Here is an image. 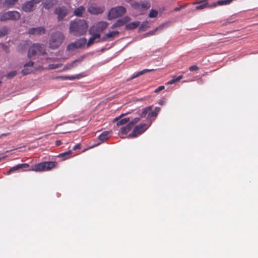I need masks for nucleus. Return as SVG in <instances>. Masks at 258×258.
Returning <instances> with one entry per match:
<instances>
[{"instance_id": "nucleus-1", "label": "nucleus", "mask_w": 258, "mask_h": 258, "mask_svg": "<svg viewBox=\"0 0 258 258\" xmlns=\"http://www.w3.org/2000/svg\"><path fill=\"white\" fill-rule=\"evenodd\" d=\"M57 165L58 164L55 161L42 162L34 165L32 166L31 169H29V165L28 164H19L11 168L8 171L7 174H10L12 172L23 169H24L25 170H31L36 172L48 171L53 168H56Z\"/></svg>"}, {"instance_id": "nucleus-2", "label": "nucleus", "mask_w": 258, "mask_h": 258, "mask_svg": "<svg viewBox=\"0 0 258 258\" xmlns=\"http://www.w3.org/2000/svg\"><path fill=\"white\" fill-rule=\"evenodd\" d=\"M88 29L86 20L76 19L71 21L69 25V32L73 35L79 37L85 34Z\"/></svg>"}, {"instance_id": "nucleus-3", "label": "nucleus", "mask_w": 258, "mask_h": 258, "mask_svg": "<svg viewBox=\"0 0 258 258\" xmlns=\"http://www.w3.org/2000/svg\"><path fill=\"white\" fill-rule=\"evenodd\" d=\"M64 39L63 34L60 32H56L53 33L49 42L50 47L52 49L58 48L62 43Z\"/></svg>"}, {"instance_id": "nucleus-4", "label": "nucleus", "mask_w": 258, "mask_h": 258, "mask_svg": "<svg viewBox=\"0 0 258 258\" xmlns=\"http://www.w3.org/2000/svg\"><path fill=\"white\" fill-rule=\"evenodd\" d=\"M87 40L85 38H81L77 39L75 41L69 44L67 47L66 50L70 53L75 51L78 49L83 48L86 45Z\"/></svg>"}, {"instance_id": "nucleus-5", "label": "nucleus", "mask_w": 258, "mask_h": 258, "mask_svg": "<svg viewBox=\"0 0 258 258\" xmlns=\"http://www.w3.org/2000/svg\"><path fill=\"white\" fill-rule=\"evenodd\" d=\"M46 51L44 46L39 43H35L30 47L28 53V57L31 58L35 55H44Z\"/></svg>"}, {"instance_id": "nucleus-6", "label": "nucleus", "mask_w": 258, "mask_h": 258, "mask_svg": "<svg viewBox=\"0 0 258 258\" xmlns=\"http://www.w3.org/2000/svg\"><path fill=\"white\" fill-rule=\"evenodd\" d=\"M126 12V9L123 6H118L111 8L108 12L109 20L117 18L123 15Z\"/></svg>"}, {"instance_id": "nucleus-7", "label": "nucleus", "mask_w": 258, "mask_h": 258, "mask_svg": "<svg viewBox=\"0 0 258 258\" xmlns=\"http://www.w3.org/2000/svg\"><path fill=\"white\" fill-rule=\"evenodd\" d=\"M20 14L16 11H8L6 13L3 14L0 17L1 21H5L7 20L16 21L20 18Z\"/></svg>"}, {"instance_id": "nucleus-8", "label": "nucleus", "mask_w": 258, "mask_h": 258, "mask_svg": "<svg viewBox=\"0 0 258 258\" xmlns=\"http://www.w3.org/2000/svg\"><path fill=\"white\" fill-rule=\"evenodd\" d=\"M108 24V23L106 22L100 21L90 28L89 33L92 34L93 32H95V33H98L100 34L101 32L107 28Z\"/></svg>"}, {"instance_id": "nucleus-9", "label": "nucleus", "mask_w": 258, "mask_h": 258, "mask_svg": "<svg viewBox=\"0 0 258 258\" xmlns=\"http://www.w3.org/2000/svg\"><path fill=\"white\" fill-rule=\"evenodd\" d=\"M131 5L133 8L140 12L146 11L150 7V4L147 1L134 2Z\"/></svg>"}, {"instance_id": "nucleus-10", "label": "nucleus", "mask_w": 258, "mask_h": 258, "mask_svg": "<svg viewBox=\"0 0 258 258\" xmlns=\"http://www.w3.org/2000/svg\"><path fill=\"white\" fill-rule=\"evenodd\" d=\"M104 7H100L95 3L91 4L88 8V12L92 15H98L103 13L104 11Z\"/></svg>"}, {"instance_id": "nucleus-11", "label": "nucleus", "mask_w": 258, "mask_h": 258, "mask_svg": "<svg viewBox=\"0 0 258 258\" xmlns=\"http://www.w3.org/2000/svg\"><path fill=\"white\" fill-rule=\"evenodd\" d=\"M148 126L145 123L136 126L132 133L128 135V137L131 138L136 137L145 132Z\"/></svg>"}, {"instance_id": "nucleus-12", "label": "nucleus", "mask_w": 258, "mask_h": 258, "mask_svg": "<svg viewBox=\"0 0 258 258\" xmlns=\"http://www.w3.org/2000/svg\"><path fill=\"white\" fill-rule=\"evenodd\" d=\"M54 13L57 15L58 21H60L67 15L68 10L65 7H59L55 9Z\"/></svg>"}, {"instance_id": "nucleus-13", "label": "nucleus", "mask_w": 258, "mask_h": 258, "mask_svg": "<svg viewBox=\"0 0 258 258\" xmlns=\"http://www.w3.org/2000/svg\"><path fill=\"white\" fill-rule=\"evenodd\" d=\"M119 32L118 31H109L104 34V36L100 39L97 40L96 42H100V41H105L109 39V40H112L113 38L117 36Z\"/></svg>"}, {"instance_id": "nucleus-14", "label": "nucleus", "mask_w": 258, "mask_h": 258, "mask_svg": "<svg viewBox=\"0 0 258 258\" xmlns=\"http://www.w3.org/2000/svg\"><path fill=\"white\" fill-rule=\"evenodd\" d=\"M28 33L30 35H40L45 33V29L43 27L32 28L28 30Z\"/></svg>"}, {"instance_id": "nucleus-15", "label": "nucleus", "mask_w": 258, "mask_h": 258, "mask_svg": "<svg viewBox=\"0 0 258 258\" xmlns=\"http://www.w3.org/2000/svg\"><path fill=\"white\" fill-rule=\"evenodd\" d=\"M84 57H85V56H81L79 58L73 60L71 63H68L66 64L63 68V70L65 71V70H71L72 68L76 67L77 66L76 63L81 62Z\"/></svg>"}, {"instance_id": "nucleus-16", "label": "nucleus", "mask_w": 258, "mask_h": 258, "mask_svg": "<svg viewBox=\"0 0 258 258\" xmlns=\"http://www.w3.org/2000/svg\"><path fill=\"white\" fill-rule=\"evenodd\" d=\"M124 114H122L121 115H120L118 117H115L114 120L113 122L116 123V125L117 126L122 125L124 124H125L126 123H127L130 121V118L128 117L124 118L123 119H120V118L123 116Z\"/></svg>"}, {"instance_id": "nucleus-17", "label": "nucleus", "mask_w": 258, "mask_h": 258, "mask_svg": "<svg viewBox=\"0 0 258 258\" xmlns=\"http://www.w3.org/2000/svg\"><path fill=\"white\" fill-rule=\"evenodd\" d=\"M34 5L31 1L26 2L22 5V10L25 12H30L34 10Z\"/></svg>"}, {"instance_id": "nucleus-18", "label": "nucleus", "mask_w": 258, "mask_h": 258, "mask_svg": "<svg viewBox=\"0 0 258 258\" xmlns=\"http://www.w3.org/2000/svg\"><path fill=\"white\" fill-rule=\"evenodd\" d=\"M91 35V37L89 39L88 42L87 43V47H89L90 45L93 44L95 40L97 39H100L101 35L98 33H95V32H93L92 34H90Z\"/></svg>"}, {"instance_id": "nucleus-19", "label": "nucleus", "mask_w": 258, "mask_h": 258, "mask_svg": "<svg viewBox=\"0 0 258 258\" xmlns=\"http://www.w3.org/2000/svg\"><path fill=\"white\" fill-rule=\"evenodd\" d=\"M160 110L161 108L159 107H156L154 111H152L151 109L148 112L147 118L148 120H151L152 117H156Z\"/></svg>"}, {"instance_id": "nucleus-20", "label": "nucleus", "mask_w": 258, "mask_h": 258, "mask_svg": "<svg viewBox=\"0 0 258 258\" xmlns=\"http://www.w3.org/2000/svg\"><path fill=\"white\" fill-rule=\"evenodd\" d=\"M85 11V8L81 6L76 8L74 11V15L78 17H82Z\"/></svg>"}, {"instance_id": "nucleus-21", "label": "nucleus", "mask_w": 258, "mask_h": 258, "mask_svg": "<svg viewBox=\"0 0 258 258\" xmlns=\"http://www.w3.org/2000/svg\"><path fill=\"white\" fill-rule=\"evenodd\" d=\"M72 153V150H69L67 152H64L63 153H61L59 154L57 157L61 159V161L65 160L66 159H68L71 157V155Z\"/></svg>"}, {"instance_id": "nucleus-22", "label": "nucleus", "mask_w": 258, "mask_h": 258, "mask_svg": "<svg viewBox=\"0 0 258 258\" xmlns=\"http://www.w3.org/2000/svg\"><path fill=\"white\" fill-rule=\"evenodd\" d=\"M130 21V18L129 17L126 16L122 19L117 20L115 23H116L117 26L119 27L124 25L125 23L129 22Z\"/></svg>"}, {"instance_id": "nucleus-23", "label": "nucleus", "mask_w": 258, "mask_h": 258, "mask_svg": "<svg viewBox=\"0 0 258 258\" xmlns=\"http://www.w3.org/2000/svg\"><path fill=\"white\" fill-rule=\"evenodd\" d=\"M140 25V22L136 21L131 22L125 25V29L127 30H133L137 28Z\"/></svg>"}, {"instance_id": "nucleus-24", "label": "nucleus", "mask_w": 258, "mask_h": 258, "mask_svg": "<svg viewBox=\"0 0 258 258\" xmlns=\"http://www.w3.org/2000/svg\"><path fill=\"white\" fill-rule=\"evenodd\" d=\"M111 133V131H104L99 135L98 138L99 140L104 142L108 139L109 135Z\"/></svg>"}, {"instance_id": "nucleus-25", "label": "nucleus", "mask_w": 258, "mask_h": 258, "mask_svg": "<svg viewBox=\"0 0 258 258\" xmlns=\"http://www.w3.org/2000/svg\"><path fill=\"white\" fill-rule=\"evenodd\" d=\"M133 127V123H128L126 126L121 128V133L122 134L126 135Z\"/></svg>"}, {"instance_id": "nucleus-26", "label": "nucleus", "mask_w": 258, "mask_h": 258, "mask_svg": "<svg viewBox=\"0 0 258 258\" xmlns=\"http://www.w3.org/2000/svg\"><path fill=\"white\" fill-rule=\"evenodd\" d=\"M42 5L43 7L46 9H49L51 7H52L54 3L53 2V0H42Z\"/></svg>"}, {"instance_id": "nucleus-27", "label": "nucleus", "mask_w": 258, "mask_h": 258, "mask_svg": "<svg viewBox=\"0 0 258 258\" xmlns=\"http://www.w3.org/2000/svg\"><path fill=\"white\" fill-rule=\"evenodd\" d=\"M153 106L150 105L149 106H147L144 109H143L141 113H140V116L141 117H146V115H148V112L150 111L152 109Z\"/></svg>"}, {"instance_id": "nucleus-28", "label": "nucleus", "mask_w": 258, "mask_h": 258, "mask_svg": "<svg viewBox=\"0 0 258 258\" xmlns=\"http://www.w3.org/2000/svg\"><path fill=\"white\" fill-rule=\"evenodd\" d=\"M154 69H144L141 71L139 72L136 75L133 76L132 79L135 78L139 76L142 75L145 73L150 72L154 71Z\"/></svg>"}, {"instance_id": "nucleus-29", "label": "nucleus", "mask_w": 258, "mask_h": 258, "mask_svg": "<svg viewBox=\"0 0 258 258\" xmlns=\"http://www.w3.org/2000/svg\"><path fill=\"white\" fill-rule=\"evenodd\" d=\"M182 78V76L180 75L178 76L177 77H176L175 76H174L172 79L170 80L169 82H168V84H172L176 82L179 81Z\"/></svg>"}, {"instance_id": "nucleus-30", "label": "nucleus", "mask_w": 258, "mask_h": 258, "mask_svg": "<svg viewBox=\"0 0 258 258\" xmlns=\"http://www.w3.org/2000/svg\"><path fill=\"white\" fill-rule=\"evenodd\" d=\"M233 0H220L217 2V4L219 6L226 5L230 4Z\"/></svg>"}, {"instance_id": "nucleus-31", "label": "nucleus", "mask_w": 258, "mask_h": 258, "mask_svg": "<svg viewBox=\"0 0 258 258\" xmlns=\"http://www.w3.org/2000/svg\"><path fill=\"white\" fill-rule=\"evenodd\" d=\"M8 32V29L7 27H4L0 29V38L7 35Z\"/></svg>"}, {"instance_id": "nucleus-32", "label": "nucleus", "mask_w": 258, "mask_h": 258, "mask_svg": "<svg viewBox=\"0 0 258 258\" xmlns=\"http://www.w3.org/2000/svg\"><path fill=\"white\" fill-rule=\"evenodd\" d=\"M18 0H5V5L8 7L13 6Z\"/></svg>"}, {"instance_id": "nucleus-33", "label": "nucleus", "mask_w": 258, "mask_h": 258, "mask_svg": "<svg viewBox=\"0 0 258 258\" xmlns=\"http://www.w3.org/2000/svg\"><path fill=\"white\" fill-rule=\"evenodd\" d=\"M158 15V12L156 10H151L149 14L150 18H155Z\"/></svg>"}, {"instance_id": "nucleus-34", "label": "nucleus", "mask_w": 258, "mask_h": 258, "mask_svg": "<svg viewBox=\"0 0 258 258\" xmlns=\"http://www.w3.org/2000/svg\"><path fill=\"white\" fill-rule=\"evenodd\" d=\"M17 74V72L16 71H13L10 72L7 74V77L8 79H11L16 76Z\"/></svg>"}, {"instance_id": "nucleus-35", "label": "nucleus", "mask_w": 258, "mask_h": 258, "mask_svg": "<svg viewBox=\"0 0 258 258\" xmlns=\"http://www.w3.org/2000/svg\"><path fill=\"white\" fill-rule=\"evenodd\" d=\"M62 66L61 63H58V64H50L49 65V68L50 69H55L57 68H58Z\"/></svg>"}, {"instance_id": "nucleus-36", "label": "nucleus", "mask_w": 258, "mask_h": 258, "mask_svg": "<svg viewBox=\"0 0 258 258\" xmlns=\"http://www.w3.org/2000/svg\"><path fill=\"white\" fill-rule=\"evenodd\" d=\"M31 72V70H30V69H27L26 68H24V69L23 70H22L21 71V73L22 74V75L23 76L28 75V74H30Z\"/></svg>"}, {"instance_id": "nucleus-37", "label": "nucleus", "mask_w": 258, "mask_h": 258, "mask_svg": "<svg viewBox=\"0 0 258 258\" xmlns=\"http://www.w3.org/2000/svg\"><path fill=\"white\" fill-rule=\"evenodd\" d=\"M34 62L32 61H30L29 62L25 63L24 65V68L29 67H33L34 66Z\"/></svg>"}, {"instance_id": "nucleus-38", "label": "nucleus", "mask_w": 258, "mask_h": 258, "mask_svg": "<svg viewBox=\"0 0 258 258\" xmlns=\"http://www.w3.org/2000/svg\"><path fill=\"white\" fill-rule=\"evenodd\" d=\"M199 70V67L196 65H193L189 67V70L190 71H197Z\"/></svg>"}, {"instance_id": "nucleus-39", "label": "nucleus", "mask_w": 258, "mask_h": 258, "mask_svg": "<svg viewBox=\"0 0 258 258\" xmlns=\"http://www.w3.org/2000/svg\"><path fill=\"white\" fill-rule=\"evenodd\" d=\"M165 88V87L164 86H160L159 87H158L157 88H156L155 90V93H158L159 92L162 91V90L164 89Z\"/></svg>"}, {"instance_id": "nucleus-40", "label": "nucleus", "mask_w": 258, "mask_h": 258, "mask_svg": "<svg viewBox=\"0 0 258 258\" xmlns=\"http://www.w3.org/2000/svg\"><path fill=\"white\" fill-rule=\"evenodd\" d=\"M140 119L139 117L135 118L133 121L130 122V123H133V126H134L136 123L139 121Z\"/></svg>"}, {"instance_id": "nucleus-41", "label": "nucleus", "mask_w": 258, "mask_h": 258, "mask_svg": "<svg viewBox=\"0 0 258 258\" xmlns=\"http://www.w3.org/2000/svg\"><path fill=\"white\" fill-rule=\"evenodd\" d=\"M81 145L80 144H78L74 146L72 148V150H76L77 149H80L81 148Z\"/></svg>"}, {"instance_id": "nucleus-42", "label": "nucleus", "mask_w": 258, "mask_h": 258, "mask_svg": "<svg viewBox=\"0 0 258 258\" xmlns=\"http://www.w3.org/2000/svg\"><path fill=\"white\" fill-rule=\"evenodd\" d=\"M185 7V6H181L179 7L175 8L174 9V11H175V12L178 11L180 10L181 9L184 8Z\"/></svg>"}, {"instance_id": "nucleus-43", "label": "nucleus", "mask_w": 258, "mask_h": 258, "mask_svg": "<svg viewBox=\"0 0 258 258\" xmlns=\"http://www.w3.org/2000/svg\"><path fill=\"white\" fill-rule=\"evenodd\" d=\"M165 102H166V100H165V99L163 98V99L159 100L158 103L160 105H163L165 104Z\"/></svg>"}, {"instance_id": "nucleus-44", "label": "nucleus", "mask_w": 258, "mask_h": 258, "mask_svg": "<svg viewBox=\"0 0 258 258\" xmlns=\"http://www.w3.org/2000/svg\"><path fill=\"white\" fill-rule=\"evenodd\" d=\"M80 75H77V76L75 77V76H71V77H69V80H74V79H79L80 77Z\"/></svg>"}, {"instance_id": "nucleus-45", "label": "nucleus", "mask_w": 258, "mask_h": 258, "mask_svg": "<svg viewBox=\"0 0 258 258\" xmlns=\"http://www.w3.org/2000/svg\"><path fill=\"white\" fill-rule=\"evenodd\" d=\"M148 22H144L142 24L141 26H140V30H142V28H143L144 26H146V25L148 24Z\"/></svg>"}, {"instance_id": "nucleus-46", "label": "nucleus", "mask_w": 258, "mask_h": 258, "mask_svg": "<svg viewBox=\"0 0 258 258\" xmlns=\"http://www.w3.org/2000/svg\"><path fill=\"white\" fill-rule=\"evenodd\" d=\"M205 6H206V5H200V6L197 7L196 8H197V9H199V10L202 9L205 7Z\"/></svg>"}, {"instance_id": "nucleus-47", "label": "nucleus", "mask_w": 258, "mask_h": 258, "mask_svg": "<svg viewBox=\"0 0 258 258\" xmlns=\"http://www.w3.org/2000/svg\"><path fill=\"white\" fill-rule=\"evenodd\" d=\"M58 78H61L62 80H69V76H61L58 77Z\"/></svg>"}, {"instance_id": "nucleus-48", "label": "nucleus", "mask_w": 258, "mask_h": 258, "mask_svg": "<svg viewBox=\"0 0 258 258\" xmlns=\"http://www.w3.org/2000/svg\"><path fill=\"white\" fill-rule=\"evenodd\" d=\"M55 144L56 146H59L61 144V141H56L55 142Z\"/></svg>"}, {"instance_id": "nucleus-49", "label": "nucleus", "mask_w": 258, "mask_h": 258, "mask_svg": "<svg viewBox=\"0 0 258 258\" xmlns=\"http://www.w3.org/2000/svg\"><path fill=\"white\" fill-rule=\"evenodd\" d=\"M117 27H118L117 26V25H116V23H115L114 24H113L112 25V26H111V28H112V29H114V28H117Z\"/></svg>"}, {"instance_id": "nucleus-50", "label": "nucleus", "mask_w": 258, "mask_h": 258, "mask_svg": "<svg viewBox=\"0 0 258 258\" xmlns=\"http://www.w3.org/2000/svg\"><path fill=\"white\" fill-rule=\"evenodd\" d=\"M155 31H156V30H155V31H154L151 32V34H154V32H155Z\"/></svg>"}, {"instance_id": "nucleus-51", "label": "nucleus", "mask_w": 258, "mask_h": 258, "mask_svg": "<svg viewBox=\"0 0 258 258\" xmlns=\"http://www.w3.org/2000/svg\"><path fill=\"white\" fill-rule=\"evenodd\" d=\"M94 146H92V147H90V148H92L93 147H94Z\"/></svg>"}]
</instances>
